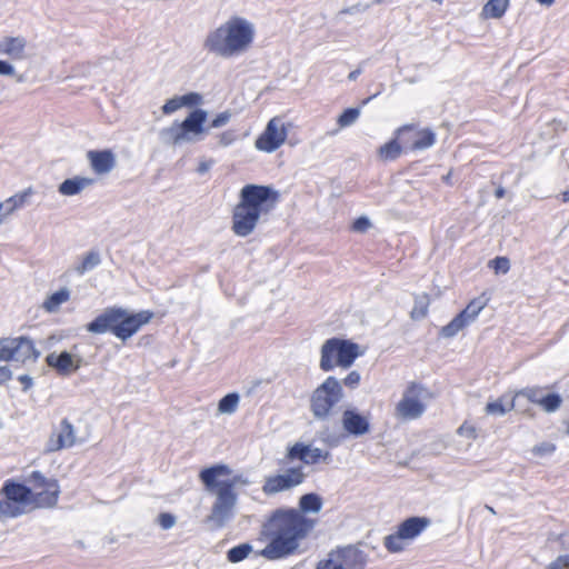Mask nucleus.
Returning a JSON list of instances; mask_svg holds the SVG:
<instances>
[{
	"mask_svg": "<svg viewBox=\"0 0 569 569\" xmlns=\"http://www.w3.org/2000/svg\"><path fill=\"white\" fill-rule=\"evenodd\" d=\"M300 510H278L262 527V535L270 542L260 551V556L277 560L295 552L299 539H302L313 528L315 520L308 519L303 513L319 512L322 500H299Z\"/></svg>",
	"mask_w": 569,
	"mask_h": 569,
	"instance_id": "1",
	"label": "nucleus"
},
{
	"mask_svg": "<svg viewBox=\"0 0 569 569\" xmlns=\"http://www.w3.org/2000/svg\"><path fill=\"white\" fill-rule=\"evenodd\" d=\"M279 200V192L271 186L246 184L239 193V202L232 210L231 230L238 237H248L262 217L268 216Z\"/></svg>",
	"mask_w": 569,
	"mask_h": 569,
	"instance_id": "2",
	"label": "nucleus"
},
{
	"mask_svg": "<svg viewBox=\"0 0 569 569\" xmlns=\"http://www.w3.org/2000/svg\"><path fill=\"white\" fill-rule=\"evenodd\" d=\"M253 38L254 28L251 22L241 17H231L207 34L203 49L217 57L229 59L244 52Z\"/></svg>",
	"mask_w": 569,
	"mask_h": 569,
	"instance_id": "3",
	"label": "nucleus"
},
{
	"mask_svg": "<svg viewBox=\"0 0 569 569\" xmlns=\"http://www.w3.org/2000/svg\"><path fill=\"white\" fill-rule=\"evenodd\" d=\"M153 313L142 310L137 313H129L121 307H110L87 325L91 333L101 335L110 331L118 339L126 341L137 333L143 325H147Z\"/></svg>",
	"mask_w": 569,
	"mask_h": 569,
	"instance_id": "4",
	"label": "nucleus"
},
{
	"mask_svg": "<svg viewBox=\"0 0 569 569\" xmlns=\"http://www.w3.org/2000/svg\"><path fill=\"white\" fill-rule=\"evenodd\" d=\"M204 488L217 498H237L247 495L251 481L243 473L234 472L228 465L217 463L200 471Z\"/></svg>",
	"mask_w": 569,
	"mask_h": 569,
	"instance_id": "5",
	"label": "nucleus"
},
{
	"mask_svg": "<svg viewBox=\"0 0 569 569\" xmlns=\"http://www.w3.org/2000/svg\"><path fill=\"white\" fill-rule=\"evenodd\" d=\"M345 398L342 385L333 376L327 377L310 396V411L316 420H328L335 407Z\"/></svg>",
	"mask_w": 569,
	"mask_h": 569,
	"instance_id": "6",
	"label": "nucleus"
},
{
	"mask_svg": "<svg viewBox=\"0 0 569 569\" xmlns=\"http://www.w3.org/2000/svg\"><path fill=\"white\" fill-rule=\"evenodd\" d=\"M319 367L322 371H331L335 367L349 368L360 356L359 346L350 340L330 338L321 347Z\"/></svg>",
	"mask_w": 569,
	"mask_h": 569,
	"instance_id": "7",
	"label": "nucleus"
},
{
	"mask_svg": "<svg viewBox=\"0 0 569 569\" xmlns=\"http://www.w3.org/2000/svg\"><path fill=\"white\" fill-rule=\"evenodd\" d=\"M361 543L337 547L320 560L316 569H365L369 555L360 549Z\"/></svg>",
	"mask_w": 569,
	"mask_h": 569,
	"instance_id": "8",
	"label": "nucleus"
},
{
	"mask_svg": "<svg viewBox=\"0 0 569 569\" xmlns=\"http://www.w3.org/2000/svg\"><path fill=\"white\" fill-rule=\"evenodd\" d=\"M429 390L419 382H410L402 393L401 400L397 403L396 417L402 420H416L426 411L423 400L429 397Z\"/></svg>",
	"mask_w": 569,
	"mask_h": 569,
	"instance_id": "9",
	"label": "nucleus"
},
{
	"mask_svg": "<svg viewBox=\"0 0 569 569\" xmlns=\"http://www.w3.org/2000/svg\"><path fill=\"white\" fill-rule=\"evenodd\" d=\"M58 500H0V519L16 518L36 509H52Z\"/></svg>",
	"mask_w": 569,
	"mask_h": 569,
	"instance_id": "10",
	"label": "nucleus"
},
{
	"mask_svg": "<svg viewBox=\"0 0 569 569\" xmlns=\"http://www.w3.org/2000/svg\"><path fill=\"white\" fill-rule=\"evenodd\" d=\"M287 138V129L280 118H272L261 136L256 140V148L266 151H276Z\"/></svg>",
	"mask_w": 569,
	"mask_h": 569,
	"instance_id": "11",
	"label": "nucleus"
},
{
	"mask_svg": "<svg viewBox=\"0 0 569 569\" xmlns=\"http://www.w3.org/2000/svg\"><path fill=\"white\" fill-rule=\"evenodd\" d=\"M82 361L81 356L72 355L69 351L51 352L46 357L48 367L56 370L61 377H69L78 371L82 366Z\"/></svg>",
	"mask_w": 569,
	"mask_h": 569,
	"instance_id": "12",
	"label": "nucleus"
},
{
	"mask_svg": "<svg viewBox=\"0 0 569 569\" xmlns=\"http://www.w3.org/2000/svg\"><path fill=\"white\" fill-rule=\"evenodd\" d=\"M26 482L29 483L32 490H39L32 498H58L60 488L57 479L47 478L42 472L34 470L27 478Z\"/></svg>",
	"mask_w": 569,
	"mask_h": 569,
	"instance_id": "13",
	"label": "nucleus"
},
{
	"mask_svg": "<svg viewBox=\"0 0 569 569\" xmlns=\"http://www.w3.org/2000/svg\"><path fill=\"white\" fill-rule=\"evenodd\" d=\"M343 430L352 437H361L370 431V420L356 408H347L341 416Z\"/></svg>",
	"mask_w": 569,
	"mask_h": 569,
	"instance_id": "14",
	"label": "nucleus"
},
{
	"mask_svg": "<svg viewBox=\"0 0 569 569\" xmlns=\"http://www.w3.org/2000/svg\"><path fill=\"white\" fill-rule=\"evenodd\" d=\"M303 473L300 469H289L282 475L269 477L263 485L266 495H273L301 483Z\"/></svg>",
	"mask_w": 569,
	"mask_h": 569,
	"instance_id": "15",
	"label": "nucleus"
},
{
	"mask_svg": "<svg viewBox=\"0 0 569 569\" xmlns=\"http://www.w3.org/2000/svg\"><path fill=\"white\" fill-rule=\"evenodd\" d=\"M236 500H217L203 522L210 530L223 528L232 518Z\"/></svg>",
	"mask_w": 569,
	"mask_h": 569,
	"instance_id": "16",
	"label": "nucleus"
},
{
	"mask_svg": "<svg viewBox=\"0 0 569 569\" xmlns=\"http://www.w3.org/2000/svg\"><path fill=\"white\" fill-rule=\"evenodd\" d=\"M87 157L97 174L109 173L116 167V157L111 150H90Z\"/></svg>",
	"mask_w": 569,
	"mask_h": 569,
	"instance_id": "17",
	"label": "nucleus"
},
{
	"mask_svg": "<svg viewBox=\"0 0 569 569\" xmlns=\"http://www.w3.org/2000/svg\"><path fill=\"white\" fill-rule=\"evenodd\" d=\"M207 116L208 113L206 110L194 109L182 122H178L187 141H191V133L199 134L204 131L203 124L207 120Z\"/></svg>",
	"mask_w": 569,
	"mask_h": 569,
	"instance_id": "18",
	"label": "nucleus"
},
{
	"mask_svg": "<svg viewBox=\"0 0 569 569\" xmlns=\"http://www.w3.org/2000/svg\"><path fill=\"white\" fill-rule=\"evenodd\" d=\"M290 459H299L308 465L319 462L321 459H327L330 453L322 451L319 448H312L303 443H296L289 449L288 453Z\"/></svg>",
	"mask_w": 569,
	"mask_h": 569,
	"instance_id": "19",
	"label": "nucleus"
},
{
	"mask_svg": "<svg viewBox=\"0 0 569 569\" xmlns=\"http://www.w3.org/2000/svg\"><path fill=\"white\" fill-rule=\"evenodd\" d=\"M431 525V519L428 517H409L399 523L398 530L401 537L406 540H412L417 538L422 531H425Z\"/></svg>",
	"mask_w": 569,
	"mask_h": 569,
	"instance_id": "20",
	"label": "nucleus"
},
{
	"mask_svg": "<svg viewBox=\"0 0 569 569\" xmlns=\"http://www.w3.org/2000/svg\"><path fill=\"white\" fill-rule=\"evenodd\" d=\"M13 360L24 362L29 359L37 360L40 351L37 350L33 341L29 337L13 338Z\"/></svg>",
	"mask_w": 569,
	"mask_h": 569,
	"instance_id": "21",
	"label": "nucleus"
},
{
	"mask_svg": "<svg viewBox=\"0 0 569 569\" xmlns=\"http://www.w3.org/2000/svg\"><path fill=\"white\" fill-rule=\"evenodd\" d=\"M76 442L74 429L68 419H63L57 433V439H50L49 450L56 451L62 448H70Z\"/></svg>",
	"mask_w": 569,
	"mask_h": 569,
	"instance_id": "22",
	"label": "nucleus"
},
{
	"mask_svg": "<svg viewBox=\"0 0 569 569\" xmlns=\"http://www.w3.org/2000/svg\"><path fill=\"white\" fill-rule=\"evenodd\" d=\"M27 41L23 37H4L0 40V53L13 60L24 58Z\"/></svg>",
	"mask_w": 569,
	"mask_h": 569,
	"instance_id": "23",
	"label": "nucleus"
},
{
	"mask_svg": "<svg viewBox=\"0 0 569 569\" xmlns=\"http://www.w3.org/2000/svg\"><path fill=\"white\" fill-rule=\"evenodd\" d=\"M33 194V189L31 187L26 190L13 194L8 198L4 202L0 203V224L3 221V218L12 213L14 210L22 208L29 201V198Z\"/></svg>",
	"mask_w": 569,
	"mask_h": 569,
	"instance_id": "24",
	"label": "nucleus"
},
{
	"mask_svg": "<svg viewBox=\"0 0 569 569\" xmlns=\"http://www.w3.org/2000/svg\"><path fill=\"white\" fill-rule=\"evenodd\" d=\"M93 181L94 180L92 178L77 176L62 181L58 187V191L62 196H76L79 194L87 187L91 186Z\"/></svg>",
	"mask_w": 569,
	"mask_h": 569,
	"instance_id": "25",
	"label": "nucleus"
},
{
	"mask_svg": "<svg viewBox=\"0 0 569 569\" xmlns=\"http://www.w3.org/2000/svg\"><path fill=\"white\" fill-rule=\"evenodd\" d=\"M0 495H2L3 498H32V489L26 483L8 479L2 486Z\"/></svg>",
	"mask_w": 569,
	"mask_h": 569,
	"instance_id": "26",
	"label": "nucleus"
},
{
	"mask_svg": "<svg viewBox=\"0 0 569 569\" xmlns=\"http://www.w3.org/2000/svg\"><path fill=\"white\" fill-rule=\"evenodd\" d=\"M437 141L435 131L430 128L418 129L416 126V139L412 140L411 151H422L431 148Z\"/></svg>",
	"mask_w": 569,
	"mask_h": 569,
	"instance_id": "27",
	"label": "nucleus"
},
{
	"mask_svg": "<svg viewBox=\"0 0 569 569\" xmlns=\"http://www.w3.org/2000/svg\"><path fill=\"white\" fill-rule=\"evenodd\" d=\"M159 138L164 144H180L187 141L181 132L178 121H174L170 127L163 128L159 132Z\"/></svg>",
	"mask_w": 569,
	"mask_h": 569,
	"instance_id": "28",
	"label": "nucleus"
},
{
	"mask_svg": "<svg viewBox=\"0 0 569 569\" xmlns=\"http://www.w3.org/2000/svg\"><path fill=\"white\" fill-rule=\"evenodd\" d=\"M509 7V0H489L482 8L481 14L487 19H500Z\"/></svg>",
	"mask_w": 569,
	"mask_h": 569,
	"instance_id": "29",
	"label": "nucleus"
},
{
	"mask_svg": "<svg viewBox=\"0 0 569 569\" xmlns=\"http://www.w3.org/2000/svg\"><path fill=\"white\" fill-rule=\"evenodd\" d=\"M70 298V290L68 288H61L60 290L50 295L42 307L48 312H56L59 310L60 306L67 302Z\"/></svg>",
	"mask_w": 569,
	"mask_h": 569,
	"instance_id": "30",
	"label": "nucleus"
},
{
	"mask_svg": "<svg viewBox=\"0 0 569 569\" xmlns=\"http://www.w3.org/2000/svg\"><path fill=\"white\" fill-rule=\"evenodd\" d=\"M395 137L403 148V150H411L412 140L416 139V124L409 123L399 127L395 131Z\"/></svg>",
	"mask_w": 569,
	"mask_h": 569,
	"instance_id": "31",
	"label": "nucleus"
},
{
	"mask_svg": "<svg viewBox=\"0 0 569 569\" xmlns=\"http://www.w3.org/2000/svg\"><path fill=\"white\" fill-rule=\"evenodd\" d=\"M468 326L469 322L465 320L460 313H458L448 325L440 329L439 336L447 339L453 338Z\"/></svg>",
	"mask_w": 569,
	"mask_h": 569,
	"instance_id": "32",
	"label": "nucleus"
},
{
	"mask_svg": "<svg viewBox=\"0 0 569 569\" xmlns=\"http://www.w3.org/2000/svg\"><path fill=\"white\" fill-rule=\"evenodd\" d=\"M487 300L482 297L472 299L467 307L460 311L459 313L463 317L465 320L471 325L481 312V310L486 307Z\"/></svg>",
	"mask_w": 569,
	"mask_h": 569,
	"instance_id": "33",
	"label": "nucleus"
},
{
	"mask_svg": "<svg viewBox=\"0 0 569 569\" xmlns=\"http://www.w3.org/2000/svg\"><path fill=\"white\" fill-rule=\"evenodd\" d=\"M101 263V257L98 251H89L82 259L81 263L78 264L74 270L78 274L82 276L86 272L93 270Z\"/></svg>",
	"mask_w": 569,
	"mask_h": 569,
	"instance_id": "34",
	"label": "nucleus"
},
{
	"mask_svg": "<svg viewBox=\"0 0 569 569\" xmlns=\"http://www.w3.org/2000/svg\"><path fill=\"white\" fill-rule=\"evenodd\" d=\"M402 150L403 148L395 137L393 139H391L390 141H388L387 143L379 148V156L383 160H396L400 157Z\"/></svg>",
	"mask_w": 569,
	"mask_h": 569,
	"instance_id": "35",
	"label": "nucleus"
},
{
	"mask_svg": "<svg viewBox=\"0 0 569 569\" xmlns=\"http://www.w3.org/2000/svg\"><path fill=\"white\" fill-rule=\"evenodd\" d=\"M240 397L237 392L227 393L219 400L218 411L222 415H232L237 411Z\"/></svg>",
	"mask_w": 569,
	"mask_h": 569,
	"instance_id": "36",
	"label": "nucleus"
},
{
	"mask_svg": "<svg viewBox=\"0 0 569 569\" xmlns=\"http://www.w3.org/2000/svg\"><path fill=\"white\" fill-rule=\"evenodd\" d=\"M252 551V546L248 542L232 547L227 552L229 562L237 563L244 560Z\"/></svg>",
	"mask_w": 569,
	"mask_h": 569,
	"instance_id": "37",
	"label": "nucleus"
},
{
	"mask_svg": "<svg viewBox=\"0 0 569 569\" xmlns=\"http://www.w3.org/2000/svg\"><path fill=\"white\" fill-rule=\"evenodd\" d=\"M399 530L392 535H388L385 537L383 545L385 548L392 553L400 552L405 549L403 541L406 540L403 537H401Z\"/></svg>",
	"mask_w": 569,
	"mask_h": 569,
	"instance_id": "38",
	"label": "nucleus"
},
{
	"mask_svg": "<svg viewBox=\"0 0 569 569\" xmlns=\"http://www.w3.org/2000/svg\"><path fill=\"white\" fill-rule=\"evenodd\" d=\"M562 403V398L560 395L551 392L546 393L543 398L540 399V407L547 412H555L560 408Z\"/></svg>",
	"mask_w": 569,
	"mask_h": 569,
	"instance_id": "39",
	"label": "nucleus"
},
{
	"mask_svg": "<svg viewBox=\"0 0 569 569\" xmlns=\"http://www.w3.org/2000/svg\"><path fill=\"white\" fill-rule=\"evenodd\" d=\"M428 297L427 296H420L417 297L415 300V307L411 310V318L413 320H420L423 319L428 313Z\"/></svg>",
	"mask_w": 569,
	"mask_h": 569,
	"instance_id": "40",
	"label": "nucleus"
},
{
	"mask_svg": "<svg viewBox=\"0 0 569 569\" xmlns=\"http://www.w3.org/2000/svg\"><path fill=\"white\" fill-rule=\"evenodd\" d=\"M513 408V402H508L505 405L501 399L489 402L486 406V412L488 415L493 416H503L506 412L510 411Z\"/></svg>",
	"mask_w": 569,
	"mask_h": 569,
	"instance_id": "41",
	"label": "nucleus"
},
{
	"mask_svg": "<svg viewBox=\"0 0 569 569\" xmlns=\"http://www.w3.org/2000/svg\"><path fill=\"white\" fill-rule=\"evenodd\" d=\"M360 116L359 108H347L338 118V124L341 128L353 124Z\"/></svg>",
	"mask_w": 569,
	"mask_h": 569,
	"instance_id": "42",
	"label": "nucleus"
},
{
	"mask_svg": "<svg viewBox=\"0 0 569 569\" xmlns=\"http://www.w3.org/2000/svg\"><path fill=\"white\" fill-rule=\"evenodd\" d=\"M518 395L527 398L532 403L540 405V399L546 395V389L542 387H527Z\"/></svg>",
	"mask_w": 569,
	"mask_h": 569,
	"instance_id": "43",
	"label": "nucleus"
},
{
	"mask_svg": "<svg viewBox=\"0 0 569 569\" xmlns=\"http://www.w3.org/2000/svg\"><path fill=\"white\" fill-rule=\"evenodd\" d=\"M13 338L0 339V361L13 360Z\"/></svg>",
	"mask_w": 569,
	"mask_h": 569,
	"instance_id": "44",
	"label": "nucleus"
},
{
	"mask_svg": "<svg viewBox=\"0 0 569 569\" xmlns=\"http://www.w3.org/2000/svg\"><path fill=\"white\" fill-rule=\"evenodd\" d=\"M179 98L182 107H196L202 102V96L198 92H189Z\"/></svg>",
	"mask_w": 569,
	"mask_h": 569,
	"instance_id": "45",
	"label": "nucleus"
},
{
	"mask_svg": "<svg viewBox=\"0 0 569 569\" xmlns=\"http://www.w3.org/2000/svg\"><path fill=\"white\" fill-rule=\"evenodd\" d=\"M177 522L174 515L169 512H161L157 518V523L163 529H171Z\"/></svg>",
	"mask_w": 569,
	"mask_h": 569,
	"instance_id": "46",
	"label": "nucleus"
},
{
	"mask_svg": "<svg viewBox=\"0 0 569 569\" xmlns=\"http://www.w3.org/2000/svg\"><path fill=\"white\" fill-rule=\"evenodd\" d=\"M490 266L497 273H507L510 269V261L506 257H496L490 261Z\"/></svg>",
	"mask_w": 569,
	"mask_h": 569,
	"instance_id": "47",
	"label": "nucleus"
},
{
	"mask_svg": "<svg viewBox=\"0 0 569 569\" xmlns=\"http://www.w3.org/2000/svg\"><path fill=\"white\" fill-rule=\"evenodd\" d=\"M361 377L360 373L356 370L350 371L347 377L340 381L342 386H346L349 389H356L360 383Z\"/></svg>",
	"mask_w": 569,
	"mask_h": 569,
	"instance_id": "48",
	"label": "nucleus"
},
{
	"mask_svg": "<svg viewBox=\"0 0 569 569\" xmlns=\"http://www.w3.org/2000/svg\"><path fill=\"white\" fill-rule=\"evenodd\" d=\"M231 119V112L230 111H223L214 117L212 121L209 124V128H221L226 126Z\"/></svg>",
	"mask_w": 569,
	"mask_h": 569,
	"instance_id": "49",
	"label": "nucleus"
},
{
	"mask_svg": "<svg viewBox=\"0 0 569 569\" xmlns=\"http://www.w3.org/2000/svg\"><path fill=\"white\" fill-rule=\"evenodd\" d=\"M182 108L179 96H176L169 100L166 101V103L162 106V112L164 114H170L177 111L178 109Z\"/></svg>",
	"mask_w": 569,
	"mask_h": 569,
	"instance_id": "50",
	"label": "nucleus"
},
{
	"mask_svg": "<svg viewBox=\"0 0 569 569\" xmlns=\"http://www.w3.org/2000/svg\"><path fill=\"white\" fill-rule=\"evenodd\" d=\"M370 227H371V222L365 216L357 218L352 223V230L356 232H361V233L366 232Z\"/></svg>",
	"mask_w": 569,
	"mask_h": 569,
	"instance_id": "51",
	"label": "nucleus"
},
{
	"mask_svg": "<svg viewBox=\"0 0 569 569\" xmlns=\"http://www.w3.org/2000/svg\"><path fill=\"white\" fill-rule=\"evenodd\" d=\"M565 568H569V555L558 556L547 567V569H565Z\"/></svg>",
	"mask_w": 569,
	"mask_h": 569,
	"instance_id": "52",
	"label": "nucleus"
},
{
	"mask_svg": "<svg viewBox=\"0 0 569 569\" xmlns=\"http://www.w3.org/2000/svg\"><path fill=\"white\" fill-rule=\"evenodd\" d=\"M219 144L222 147H228L236 140V133L232 130L224 131L218 134Z\"/></svg>",
	"mask_w": 569,
	"mask_h": 569,
	"instance_id": "53",
	"label": "nucleus"
},
{
	"mask_svg": "<svg viewBox=\"0 0 569 569\" xmlns=\"http://www.w3.org/2000/svg\"><path fill=\"white\" fill-rule=\"evenodd\" d=\"M18 381L22 385V391H28L33 386V378L29 375H21L18 377Z\"/></svg>",
	"mask_w": 569,
	"mask_h": 569,
	"instance_id": "54",
	"label": "nucleus"
},
{
	"mask_svg": "<svg viewBox=\"0 0 569 569\" xmlns=\"http://www.w3.org/2000/svg\"><path fill=\"white\" fill-rule=\"evenodd\" d=\"M12 74H14V67L4 60H0V76H12Z\"/></svg>",
	"mask_w": 569,
	"mask_h": 569,
	"instance_id": "55",
	"label": "nucleus"
},
{
	"mask_svg": "<svg viewBox=\"0 0 569 569\" xmlns=\"http://www.w3.org/2000/svg\"><path fill=\"white\" fill-rule=\"evenodd\" d=\"M458 433L461 436H466L468 438H475L476 437V429L472 426H468L463 423L459 427Z\"/></svg>",
	"mask_w": 569,
	"mask_h": 569,
	"instance_id": "56",
	"label": "nucleus"
},
{
	"mask_svg": "<svg viewBox=\"0 0 569 569\" xmlns=\"http://www.w3.org/2000/svg\"><path fill=\"white\" fill-rule=\"evenodd\" d=\"M213 163H214L213 160L201 161L197 168V172L199 174H204L206 172H208L210 170V168L213 166Z\"/></svg>",
	"mask_w": 569,
	"mask_h": 569,
	"instance_id": "57",
	"label": "nucleus"
},
{
	"mask_svg": "<svg viewBox=\"0 0 569 569\" xmlns=\"http://www.w3.org/2000/svg\"><path fill=\"white\" fill-rule=\"evenodd\" d=\"M11 378V371L7 366L0 367V380L4 381Z\"/></svg>",
	"mask_w": 569,
	"mask_h": 569,
	"instance_id": "58",
	"label": "nucleus"
},
{
	"mask_svg": "<svg viewBox=\"0 0 569 569\" xmlns=\"http://www.w3.org/2000/svg\"><path fill=\"white\" fill-rule=\"evenodd\" d=\"M558 540L563 549H569V535H560Z\"/></svg>",
	"mask_w": 569,
	"mask_h": 569,
	"instance_id": "59",
	"label": "nucleus"
},
{
	"mask_svg": "<svg viewBox=\"0 0 569 569\" xmlns=\"http://www.w3.org/2000/svg\"><path fill=\"white\" fill-rule=\"evenodd\" d=\"M555 450L553 446H540L535 448V452L541 453V452H552Z\"/></svg>",
	"mask_w": 569,
	"mask_h": 569,
	"instance_id": "60",
	"label": "nucleus"
},
{
	"mask_svg": "<svg viewBox=\"0 0 569 569\" xmlns=\"http://www.w3.org/2000/svg\"><path fill=\"white\" fill-rule=\"evenodd\" d=\"M362 72V69L361 68H357L356 70L351 71L349 74H348V79L350 81H355L357 80V78L361 74Z\"/></svg>",
	"mask_w": 569,
	"mask_h": 569,
	"instance_id": "61",
	"label": "nucleus"
},
{
	"mask_svg": "<svg viewBox=\"0 0 569 569\" xmlns=\"http://www.w3.org/2000/svg\"><path fill=\"white\" fill-rule=\"evenodd\" d=\"M505 194H506V190H505V188H503V187H498V188L496 189V191H495V196H496V198H498V199L503 198V197H505Z\"/></svg>",
	"mask_w": 569,
	"mask_h": 569,
	"instance_id": "62",
	"label": "nucleus"
},
{
	"mask_svg": "<svg viewBox=\"0 0 569 569\" xmlns=\"http://www.w3.org/2000/svg\"><path fill=\"white\" fill-rule=\"evenodd\" d=\"M356 11H358V7H351V8H347V9L341 10L340 14L353 13Z\"/></svg>",
	"mask_w": 569,
	"mask_h": 569,
	"instance_id": "63",
	"label": "nucleus"
},
{
	"mask_svg": "<svg viewBox=\"0 0 569 569\" xmlns=\"http://www.w3.org/2000/svg\"><path fill=\"white\" fill-rule=\"evenodd\" d=\"M562 201L568 202L569 201V190H566L562 192Z\"/></svg>",
	"mask_w": 569,
	"mask_h": 569,
	"instance_id": "64",
	"label": "nucleus"
}]
</instances>
